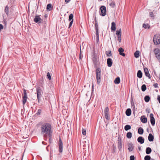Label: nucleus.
Masks as SVG:
<instances>
[{
  "label": "nucleus",
  "mask_w": 160,
  "mask_h": 160,
  "mask_svg": "<svg viewBox=\"0 0 160 160\" xmlns=\"http://www.w3.org/2000/svg\"><path fill=\"white\" fill-rule=\"evenodd\" d=\"M52 126L48 123H45L42 124L41 127V133L45 138L47 137L48 136L51 135Z\"/></svg>",
  "instance_id": "obj_1"
},
{
  "label": "nucleus",
  "mask_w": 160,
  "mask_h": 160,
  "mask_svg": "<svg viewBox=\"0 0 160 160\" xmlns=\"http://www.w3.org/2000/svg\"><path fill=\"white\" fill-rule=\"evenodd\" d=\"M36 91L37 98L38 100V102H39V101L43 94V92L42 89L40 87H39L37 88Z\"/></svg>",
  "instance_id": "obj_2"
},
{
  "label": "nucleus",
  "mask_w": 160,
  "mask_h": 160,
  "mask_svg": "<svg viewBox=\"0 0 160 160\" xmlns=\"http://www.w3.org/2000/svg\"><path fill=\"white\" fill-rule=\"evenodd\" d=\"M96 73L97 82L98 84H99L101 81V70L100 68L96 69Z\"/></svg>",
  "instance_id": "obj_3"
},
{
  "label": "nucleus",
  "mask_w": 160,
  "mask_h": 160,
  "mask_svg": "<svg viewBox=\"0 0 160 160\" xmlns=\"http://www.w3.org/2000/svg\"><path fill=\"white\" fill-rule=\"evenodd\" d=\"M153 41L155 45H158L160 43V35L157 34L154 35Z\"/></svg>",
  "instance_id": "obj_4"
},
{
  "label": "nucleus",
  "mask_w": 160,
  "mask_h": 160,
  "mask_svg": "<svg viewBox=\"0 0 160 160\" xmlns=\"http://www.w3.org/2000/svg\"><path fill=\"white\" fill-rule=\"evenodd\" d=\"M23 90V94L22 96V103L23 105H24L27 101V95L26 92V90L24 89Z\"/></svg>",
  "instance_id": "obj_5"
},
{
  "label": "nucleus",
  "mask_w": 160,
  "mask_h": 160,
  "mask_svg": "<svg viewBox=\"0 0 160 160\" xmlns=\"http://www.w3.org/2000/svg\"><path fill=\"white\" fill-rule=\"evenodd\" d=\"M116 34L118 36V40L119 42H121V29L120 28L119 30H117L116 31Z\"/></svg>",
  "instance_id": "obj_6"
},
{
  "label": "nucleus",
  "mask_w": 160,
  "mask_h": 160,
  "mask_svg": "<svg viewBox=\"0 0 160 160\" xmlns=\"http://www.w3.org/2000/svg\"><path fill=\"white\" fill-rule=\"evenodd\" d=\"M154 52L156 57L160 62V50L158 48H156L154 50Z\"/></svg>",
  "instance_id": "obj_7"
},
{
  "label": "nucleus",
  "mask_w": 160,
  "mask_h": 160,
  "mask_svg": "<svg viewBox=\"0 0 160 160\" xmlns=\"http://www.w3.org/2000/svg\"><path fill=\"white\" fill-rule=\"evenodd\" d=\"M59 151L60 152H62L63 150V144L61 138L59 139Z\"/></svg>",
  "instance_id": "obj_8"
},
{
  "label": "nucleus",
  "mask_w": 160,
  "mask_h": 160,
  "mask_svg": "<svg viewBox=\"0 0 160 160\" xmlns=\"http://www.w3.org/2000/svg\"><path fill=\"white\" fill-rule=\"evenodd\" d=\"M100 9L102 13V15L104 16L106 14V8L104 6H102L100 8Z\"/></svg>",
  "instance_id": "obj_9"
},
{
  "label": "nucleus",
  "mask_w": 160,
  "mask_h": 160,
  "mask_svg": "<svg viewBox=\"0 0 160 160\" xmlns=\"http://www.w3.org/2000/svg\"><path fill=\"white\" fill-rule=\"evenodd\" d=\"M150 118L151 123L152 126H154L155 123V121L153 114L152 113H151L150 114Z\"/></svg>",
  "instance_id": "obj_10"
},
{
  "label": "nucleus",
  "mask_w": 160,
  "mask_h": 160,
  "mask_svg": "<svg viewBox=\"0 0 160 160\" xmlns=\"http://www.w3.org/2000/svg\"><path fill=\"white\" fill-rule=\"evenodd\" d=\"M144 70L146 76L148 77L150 79L151 76L149 73L148 69L147 68H144Z\"/></svg>",
  "instance_id": "obj_11"
},
{
  "label": "nucleus",
  "mask_w": 160,
  "mask_h": 160,
  "mask_svg": "<svg viewBox=\"0 0 160 160\" xmlns=\"http://www.w3.org/2000/svg\"><path fill=\"white\" fill-rule=\"evenodd\" d=\"M41 19L39 16H36L34 19V21L36 23H38L41 22Z\"/></svg>",
  "instance_id": "obj_12"
},
{
  "label": "nucleus",
  "mask_w": 160,
  "mask_h": 160,
  "mask_svg": "<svg viewBox=\"0 0 160 160\" xmlns=\"http://www.w3.org/2000/svg\"><path fill=\"white\" fill-rule=\"evenodd\" d=\"M137 141L138 142L141 144H142L144 143V139L142 137L140 136L138 138Z\"/></svg>",
  "instance_id": "obj_13"
},
{
  "label": "nucleus",
  "mask_w": 160,
  "mask_h": 160,
  "mask_svg": "<svg viewBox=\"0 0 160 160\" xmlns=\"http://www.w3.org/2000/svg\"><path fill=\"white\" fill-rule=\"evenodd\" d=\"M118 51L119 52V54L120 55L123 57H125V54L123 52L124 50L122 48H119Z\"/></svg>",
  "instance_id": "obj_14"
},
{
  "label": "nucleus",
  "mask_w": 160,
  "mask_h": 160,
  "mask_svg": "<svg viewBox=\"0 0 160 160\" xmlns=\"http://www.w3.org/2000/svg\"><path fill=\"white\" fill-rule=\"evenodd\" d=\"M141 120L142 123H146L147 122V119L145 116H142L141 117Z\"/></svg>",
  "instance_id": "obj_15"
},
{
  "label": "nucleus",
  "mask_w": 160,
  "mask_h": 160,
  "mask_svg": "<svg viewBox=\"0 0 160 160\" xmlns=\"http://www.w3.org/2000/svg\"><path fill=\"white\" fill-rule=\"evenodd\" d=\"M107 63L108 66L109 67H111L112 65V61L111 59L110 58H108L107 60Z\"/></svg>",
  "instance_id": "obj_16"
},
{
  "label": "nucleus",
  "mask_w": 160,
  "mask_h": 160,
  "mask_svg": "<svg viewBox=\"0 0 160 160\" xmlns=\"http://www.w3.org/2000/svg\"><path fill=\"white\" fill-rule=\"evenodd\" d=\"M148 138L150 142H152L153 140L154 137L151 133H150L149 134Z\"/></svg>",
  "instance_id": "obj_17"
},
{
  "label": "nucleus",
  "mask_w": 160,
  "mask_h": 160,
  "mask_svg": "<svg viewBox=\"0 0 160 160\" xmlns=\"http://www.w3.org/2000/svg\"><path fill=\"white\" fill-rule=\"evenodd\" d=\"M126 114L127 116H130L131 114V110L130 108L127 109L126 111Z\"/></svg>",
  "instance_id": "obj_18"
},
{
  "label": "nucleus",
  "mask_w": 160,
  "mask_h": 160,
  "mask_svg": "<svg viewBox=\"0 0 160 160\" xmlns=\"http://www.w3.org/2000/svg\"><path fill=\"white\" fill-rule=\"evenodd\" d=\"M133 149V144L132 143H130L128 145V149L129 151H132Z\"/></svg>",
  "instance_id": "obj_19"
},
{
  "label": "nucleus",
  "mask_w": 160,
  "mask_h": 160,
  "mask_svg": "<svg viewBox=\"0 0 160 160\" xmlns=\"http://www.w3.org/2000/svg\"><path fill=\"white\" fill-rule=\"evenodd\" d=\"M111 29L113 31H115L116 30V24L114 22H113L112 23Z\"/></svg>",
  "instance_id": "obj_20"
},
{
  "label": "nucleus",
  "mask_w": 160,
  "mask_h": 160,
  "mask_svg": "<svg viewBox=\"0 0 160 160\" xmlns=\"http://www.w3.org/2000/svg\"><path fill=\"white\" fill-rule=\"evenodd\" d=\"M143 130L141 127L139 128L138 130V133L141 135L143 133Z\"/></svg>",
  "instance_id": "obj_21"
},
{
  "label": "nucleus",
  "mask_w": 160,
  "mask_h": 160,
  "mask_svg": "<svg viewBox=\"0 0 160 160\" xmlns=\"http://www.w3.org/2000/svg\"><path fill=\"white\" fill-rule=\"evenodd\" d=\"M137 77L139 78H141L142 77V73L140 70H138V72Z\"/></svg>",
  "instance_id": "obj_22"
},
{
  "label": "nucleus",
  "mask_w": 160,
  "mask_h": 160,
  "mask_svg": "<svg viewBox=\"0 0 160 160\" xmlns=\"http://www.w3.org/2000/svg\"><path fill=\"white\" fill-rule=\"evenodd\" d=\"M151 151L152 150L150 148L148 147L146 148V152L147 154H149L151 152Z\"/></svg>",
  "instance_id": "obj_23"
},
{
  "label": "nucleus",
  "mask_w": 160,
  "mask_h": 160,
  "mask_svg": "<svg viewBox=\"0 0 160 160\" xmlns=\"http://www.w3.org/2000/svg\"><path fill=\"white\" fill-rule=\"evenodd\" d=\"M120 78L119 77L117 78L115 80L114 82L115 84H118L120 83Z\"/></svg>",
  "instance_id": "obj_24"
},
{
  "label": "nucleus",
  "mask_w": 160,
  "mask_h": 160,
  "mask_svg": "<svg viewBox=\"0 0 160 160\" xmlns=\"http://www.w3.org/2000/svg\"><path fill=\"white\" fill-rule=\"evenodd\" d=\"M95 29L96 30V32L98 31V22H97L96 18H95Z\"/></svg>",
  "instance_id": "obj_25"
},
{
  "label": "nucleus",
  "mask_w": 160,
  "mask_h": 160,
  "mask_svg": "<svg viewBox=\"0 0 160 160\" xmlns=\"http://www.w3.org/2000/svg\"><path fill=\"white\" fill-rule=\"evenodd\" d=\"M4 11L6 13V14L8 15L9 14V8L8 7V6H6V7L5 8Z\"/></svg>",
  "instance_id": "obj_26"
},
{
  "label": "nucleus",
  "mask_w": 160,
  "mask_h": 160,
  "mask_svg": "<svg viewBox=\"0 0 160 160\" xmlns=\"http://www.w3.org/2000/svg\"><path fill=\"white\" fill-rule=\"evenodd\" d=\"M134 56L136 58H138L139 56V51H137L134 53Z\"/></svg>",
  "instance_id": "obj_27"
},
{
  "label": "nucleus",
  "mask_w": 160,
  "mask_h": 160,
  "mask_svg": "<svg viewBox=\"0 0 160 160\" xmlns=\"http://www.w3.org/2000/svg\"><path fill=\"white\" fill-rule=\"evenodd\" d=\"M150 98L149 96H146L144 97V100L146 102H148L150 100Z\"/></svg>",
  "instance_id": "obj_28"
},
{
  "label": "nucleus",
  "mask_w": 160,
  "mask_h": 160,
  "mask_svg": "<svg viewBox=\"0 0 160 160\" xmlns=\"http://www.w3.org/2000/svg\"><path fill=\"white\" fill-rule=\"evenodd\" d=\"M118 148L119 149H121L122 148V142L121 139H119V138H118Z\"/></svg>",
  "instance_id": "obj_29"
},
{
  "label": "nucleus",
  "mask_w": 160,
  "mask_h": 160,
  "mask_svg": "<svg viewBox=\"0 0 160 160\" xmlns=\"http://www.w3.org/2000/svg\"><path fill=\"white\" fill-rule=\"evenodd\" d=\"M131 128V126L130 125H127L125 126L124 127V129L125 131H128Z\"/></svg>",
  "instance_id": "obj_30"
},
{
  "label": "nucleus",
  "mask_w": 160,
  "mask_h": 160,
  "mask_svg": "<svg viewBox=\"0 0 160 160\" xmlns=\"http://www.w3.org/2000/svg\"><path fill=\"white\" fill-rule=\"evenodd\" d=\"M127 137L128 138H130L132 137V133L130 132H128L127 134Z\"/></svg>",
  "instance_id": "obj_31"
},
{
  "label": "nucleus",
  "mask_w": 160,
  "mask_h": 160,
  "mask_svg": "<svg viewBox=\"0 0 160 160\" xmlns=\"http://www.w3.org/2000/svg\"><path fill=\"white\" fill-rule=\"evenodd\" d=\"M142 90L143 92L145 91L146 89V87L145 85L143 84L142 85L141 87Z\"/></svg>",
  "instance_id": "obj_32"
},
{
  "label": "nucleus",
  "mask_w": 160,
  "mask_h": 160,
  "mask_svg": "<svg viewBox=\"0 0 160 160\" xmlns=\"http://www.w3.org/2000/svg\"><path fill=\"white\" fill-rule=\"evenodd\" d=\"M73 16L72 14H70L68 20L69 21H71L72 20H73Z\"/></svg>",
  "instance_id": "obj_33"
},
{
  "label": "nucleus",
  "mask_w": 160,
  "mask_h": 160,
  "mask_svg": "<svg viewBox=\"0 0 160 160\" xmlns=\"http://www.w3.org/2000/svg\"><path fill=\"white\" fill-rule=\"evenodd\" d=\"M51 7H52L51 4L49 3V4H48L47 6V10H49V11H50L51 9L50 8H51Z\"/></svg>",
  "instance_id": "obj_34"
},
{
  "label": "nucleus",
  "mask_w": 160,
  "mask_h": 160,
  "mask_svg": "<svg viewBox=\"0 0 160 160\" xmlns=\"http://www.w3.org/2000/svg\"><path fill=\"white\" fill-rule=\"evenodd\" d=\"M109 111V109L108 107H106L104 110V114H108Z\"/></svg>",
  "instance_id": "obj_35"
},
{
  "label": "nucleus",
  "mask_w": 160,
  "mask_h": 160,
  "mask_svg": "<svg viewBox=\"0 0 160 160\" xmlns=\"http://www.w3.org/2000/svg\"><path fill=\"white\" fill-rule=\"evenodd\" d=\"M143 27L145 28H149L150 27V26L148 24H144L143 25Z\"/></svg>",
  "instance_id": "obj_36"
},
{
  "label": "nucleus",
  "mask_w": 160,
  "mask_h": 160,
  "mask_svg": "<svg viewBox=\"0 0 160 160\" xmlns=\"http://www.w3.org/2000/svg\"><path fill=\"white\" fill-rule=\"evenodd\" d=\"M115 3L114 2H112L109 4L110 6L112 8H114L115 6Z\"/></svg>",
  "instance_id": "obj_37"
},
{
  "label": "nucleus",
  "mask_w": 160,
  "mask_h": 160,
  "mask_svg": "<svg viewBox=\"0 0 160 160\" xmlns=\"http://www.w3.org/2000/svg\"><path fill=\"white\" fill-rule=\"evenodd\" d=\"M151 159V157L148 155H147L144 157L145 160H150Z\"/></svg>",
  "instance_id": "obj_38"
},
{
  "label": "nucleus",
  "mask_w": 160,
  "mask_h": 160,
  "mask_svg": "<svg viewBox=\"0 0 160 160\" xmlns=\"http://www.w3.org/2000/svg\"><path fill=\"white\" fill-rule=\"evenodd\" d=\"M149 15L151 17L153 18H154V15L152 12H150L149 13Z\"/></svg>",
  "instance_id": "obj_39"
},
{
  "label": "nucleus",
  "mask_w": 160,
  "mask_h": 160,
  "mask_svg": "<svg viewBox=\"0 0 160 160\" xmlns=\"http://www.w3.org/2000/svg\"><path fill=\"white\" fill-rule=\"evenodd\" d=\"M96 40L97 42H98L99 40V33L98 31L96 32Z\"/></svg>",
  "instance_id": "obj_40"
},
{
  "label": "nucleus",
  "mask_w": 160,
  "mask_h": 160,
  "mask_svg": "<svg viewBox=\"0 0 160 160\" xmlns=\"http://www.w3.org/2000/svg\"><path fill=\"white\" fill-rule=\"evenodd\" d=\"M105 116L106 119L109 120V119L110 118L108 114H105Z\"/></svg>",
  "instance_id": "obj_41"
},
{
  "label": "nucleus",
  "mask_w": 160,
  "mask_h": 160,
  "mask_svg": "<svg viewBox=\"0 0 160 160\" xmlns=\"http://www.w3.org/2000/svg\"><path fill=\"white\" fill-rule=\"evenodd\" d=\"M82 133L83 135H85L86 134V130L84 129H82Z\"/></svg>",
  "instance_id": "obj_42"
},
{
  "label": "nucleus",
  "mask_w": 160,
  "mask_h": 160,
  "mask_svg": "<svg viewBox=\"0 0 160 160\" xmlns=\"http://www.w3.org/2000/svg\"><path fill=\"white\" fill-rule=\"evenodd\" d=\"M41 110L40 109H39L38 110V112H37L36 114L37 115H40L41 114Z\"/></svg>",
  "instance_id": "obj_43"
},
{
  "label": "nucleus",
  "mask_w": 160,
  "mask_h": 160,
  "mask_svg": "<svg viewBox=\"0 0 160 160\" xmlns=\"http://www.w3.org/2000/svg\"><path fill=\"white\" fill-rule=\"evenodd\" d=\"M47 76L49 80L51 79V78L49 72H48L47 73Z\"/></svg>",
  "instance_id": "obj_44"
},
{
  "label": "nucleus",
  "mask_w": 160,
  "mask_h": 160,
  "mask_svg": "<svg viewBox=\"0 0 160 160\" xmlns=\"http://www.w3.org/2000/svg\"><path fill=\"white\" fill-rule=\"evenodd\" d=\"M73 22V20H72L69 23V28H70L71 26L72 25V24Z\"/></svg>",
  "instance_id": "obj_45"
},
{
  "label": "nucleus",
  "mask_w": 160,
  "mask_h": 160,
  "mask_svg": "<svg viewBox=\"0 0 160 160\" xmlns=\"http://www.w3.org/2000/svg\"><path fill=\"white\" fill-rule=\"evenodd\" d=\"M130 160H134V157L133 156H131L130 157Z\"/></svg>",
  "instance_id": "obj_46"
},
{
  "label": "nucleus",
  "mask_w": 160,
  "mask_h": 160,
  "mask_svg": "<svg viewBox=\"0 0 160 160\" xmlns=\"http://www.w3.org/2000/svg\"><path fill=\"white\" fill-rule=\"evenodd\" d=\"M153 86L154 87V88H158V83H154V84H153Z\"/></svg>",
  "instance_id": "obj_47"
},
{
  "label": "nucleus",
  "mask_w": 160,
  "mask_h": 160,
  "mask_svg": "<svg viewBox=\"0 0 160 160\" xmlns=\"http://www.w3.org/2000/svg\"><path fill=\"white\" fill-rule=\"evenodd\" d=\"M107 55L108 56H111V52L109 51L108 52V53H107Z\"/></svg>",
  "instance_id": "obj_48"
},
{
  "label": "nucleus",
  "mask_w": 160,
  "mask_h": 160,
  "mask_svg": "<svg viewBox=\"0 0 160 160\" xmlns=\"http://www.w3.org/2000/svg\"><path fill=\"white\" fill-rule=\"evenodd\" d=\"M157 99L158 101L160 103V96L158 95L157 98Z\"/></svg>",
  "instance_id": "obj_49"
},
{
  "label": "nucleus",
  "mask_w": 160,
  "mask_h": 160,
  "mask_svg": "<svg viewBox=\"0 0 160 160\" xmlns=\"http://www.w3.org/2000/svg\"><path fill=\"white\" fill-rule=\"evenodd\" d=\"M3 28V26L1 24H0V31H1L2 29Z\"/></svg>",
  "instance_id": "obj_50"
},
{
  "label": "nucleus",
  "mask_w": 160,
  "mask_h": 160,
  "mask_svg": "<svg viewBox=\"0 0 160 160\" xmlns=\"http://www.w3.org/2000/svg\"><path fill=\"white\" fill-rule=\"evenodd\" d=\"M79 58L80 59H81L82 58V55L81 53H80L79 54Z\"/></svg>",
  "instance_id": "obj_51"
},
{
  "label": "nucleus",
  "mask_w": 160,
  "mask_h": 160,
  "mask_svg": "<svg viewBox=\"0 0 160 160\" xmlns=\"http://www.w3.org/2000/svg\"><path fill=\"white\" fill-rule=\"evenodd\" d=\"M70 1V0H65V2L67 3L68 2Z\"/></svg>",
  "instance_id": "obj_52"
},
{
  "label": "nucleus",
  "mask_w": 160,
  "mask_h": 160,
  "mask_svg": "<svg viewBox=\"0 0 160 160\" xmlns=\"http://www.w3.org/2000/svg\"><path fill=\"white\" fill-rule=\"evenodd\" d=\"M82 52L81 51V49H80V53H81V54Z\"/></svg>",
  "instance_id": "obj_53"
},
{
  "label": "nucleus",
  "mask_w": 160,
  "mask_h": 160,
  "mask_svg": "<svg viewBox=\"0 0 160 160\" xmlns=\"http://www.w3.org/2000/svg\"><path fill=\"white\" fill-rule=\"evenodd\" d=\"M140 148H139V149L140 150Z\"/></svg>",
  "instance_id": "obj_54"
},
{
  "label": "nucleus",
  "mask_w": 160,
  "mask_h": 160,
  "mask_svg": "<svg viewBox=\"0 0 160 160\" xmlns=\"http://www.w3.org/2000/svg\"><path fill=\"white\" fill-rule=\"evenodd\" d=\"M100 1H102V0H100Z\"/></svg>",
  "instance_id": "obj_55"
}]
</instances>
